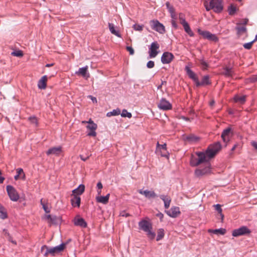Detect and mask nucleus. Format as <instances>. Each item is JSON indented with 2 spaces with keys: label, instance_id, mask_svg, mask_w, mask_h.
<instances>
[{
  "label": "nucleus",
  "instance_id": "f257e3e1",
  "mask_svg": "<svg viewBox=\"0 0 257 257\" xmlns=\"http://www.w3.org/2000/svg\"><path fill=\"white\" fill-rule=\"evenodd\" d=\"M221 145L219 142H217L209 145L205 152H197L195 153L197 157L192 155L190 159V165L192 167L198 166L204 163L205 167L203 169H197L195 174L197 177H201L207 175L211 172V164L209 161L214 158L221 150Z\"/></svg>",
  "mask_w": 257,
  "mask_h": 257
},
{
  "label": "nucleus",
  "instance_id": "f03ea898",
  "mask_svg": "<svg viewBox=\"0 0 257 257\" xmlns=\"http://www.w3.org/2000/svg\"><path fill=\"white\" fill-rule=\"evenodd\" d=\"M222 2V0H210L209 3L205 1L204 6L207 11L213 10L216 13H220L223 10Z\"/></svg>",
  "mask_w": 257,
  "mask_h": 257
},
{
  "label": "nucleus",
  "instance_id": "7ed1b4c3",
  "mask_svg": "<svg viewBox=\"0 0 257 257\" xmlns=\"http://www.w3.org/2000/svg\"><path fill=\"white\" fill-rule=\"evenodd\" d=\"M139 227L141 229L143 230L147 233L148 237L150 239H154L156 233L152 231V224L145 220H143L139 223Z\"/></svg>",
  "mask_w": 257,
  "mask_h": 257
},
{
  "label": "nucleus",
  "instance_id": "20e7f679",
  "mask_svg": "<svg viewBox=\"0 0 257 257\" xmlns=\"http://www.w3.org/2000/svg\"><path fill=\"white\" fill-rule=\"evenodd\" d=\"M251 232V230L247 226H242L239 228L233 230L232 235L234 237H237L241 235H248Z\"/></svg>",
  "mask_w": 257,
  "mask_h": 257
},
{
  "label": "nucleus",
  "instance_id": "39448f33",
  "mask_svg": "<svg viewBox=\"0 0 257 257\" xmlns=\"http://www.w3.org/2000/svg\"><path fill=\"white\" fill-rule=\"evenodd\" d=\"M150 24L152 28L160 34H163L165 33L166 30L165 26L160 23L157 20H153L151 21Z\"/></svg>",
  "mask_w": 257,
  "mask_h": 257
},
{
  "label": "nucleus",
  "instance_id": "423d86ee",
  "mask_svg": "<svg viewBox=\"0 0 257 257\" xmlns=\"http://www.w3.org/2000/svg\"><path fill=\"white\" fill-rule=\"evenodd\" d=\"M7 191L11 200L13 201H17L20 198L18 192L13 186L11 185H8L7 186Z\"/></svg>",
  "mask_w": 257,
  "mask_h": 257
},
{
  "label": "nucleus",
  "instance_id": "0eeeda50",
  "mask_svg": "<svg viewBox=\"0 0 257 257\" xmlns=\"http://www.w3.org/2000/svg\"><path fill=\"white\" fill-rule=\"evenodd\" d=\"M198 32L205 39H207L209 40L215 42H216L218 41V38L216 37V36L215 34H211L209 31H202L199 29H198Z\"/></svg>",
  "mask_w": 257,
  "mask_h": 257
},
{
  "label": "nucleus",
  "instance_id": "6e6552de",
  "mask_svg": "<svg viewBox=\"0 0 257 257\" xmlns=\"http://www.w3.org/2000/svg\"><path fill=\"white\" fill-rule=\"evenodd\" d=\"M159 48V45L157 42L152 43L149 50V56L150 58L155 57L158 54L157 50Z\"/></svg>",
  "mask_w": 257,
  "mask_h": 257
},
{
  "label": "nucleus",
  "instance_id": "1a4fd4ad",
  "mask_svg": "<svg viewBox=\"0 0 257 257\" xmlns=\"http://www.w3.org/2000/svg\"><path fill=\"white\" fill-rule=\"evenodd\" d=\"M172 53L169 52H164L161 57V61L163 64L170 63L174 58Z\"/></svg>",
  "mask_w": 257,
  "mask_h": 257
},
{
  "label": "nucleus",
  "instance_id": "9d476101",
  "mask_svg": "<svg viewBox=\"0 0 257 257\" xmlns=\"http://www.w3.org/2000/svg\"><path fill=\"white\" fill-rule=\"evenodd\" d=\"M158 107L163 110H169L172 108V105L165 98H162L158 105Z\"/></svg>",
  "mask_w": 257,
  "mask_h": 257
},
{
  "label": "nucleus",
  "instance_id": "9b49d317",
  "mask_svg": "<svg viewBox=\"0 0 257 257\" xmlns=\"http://www.w3.org/2000/svg\"><path fill=\"white\" fill-rule=\"evenodd\" d=\"M165 212L170 217L175 218L177 217L180 214V211L179 208L178 207H173L170 210L165 211Z\"/></svg>",
  "mask_w": 257,
  "mask_h": 257
},
{
  "label": "nucleus",
  "instance_id": "f8f14e48",
  "mask_svg": "<svg viewBox=\"0 0 257 257\" xmlns=\"http://www.w3.org/2000/svg\"><path fill=\"white\" fill-rule=\"evenodd\" d=\"M66 246V244L62 243L60 245L55 246L53 248H49L50 250V254L52 255H54L55 253H59L64 250Z\"/></svg>",
  "mask_w": 257,
  "mask_h": 257
},
{
  "label": "nucleus",
  "instance_id": "ddd939ff",
  "mask_svg": "<svg viewBox=\"0 0 257 257\" xmlns=\"http://www.w3.org/2000/svg\"><path fill=\"white\" fill-rule=\"evenodd\" d=\"M140 194L144 195L146 198L150 199L151 198H155L157 195L154 191L149 190H143L142 189L138 190Z\"/></svg>",
  "mask_w": 257,
  "mask_h": 257
},
{
  "label": "nucleus",
  "instance_id": "4468645a",
  "mask_svg": "<svg viewBox=\"0 0 257 257\" xmlns=\"http://www.w3.org/2000/svg\"><path fill=\"white\" fill-rule=\"evenodd\" d=\"M62 147H53L49 149L46 152L47 155H55L58 156L62 152Z\"/></svg>",
  "mask_w": 257,
  "mask_h": 257
},
{
  "label": "nucleus",
  "instance_id": "2eb2a0df",
  "mask_svg": "<svg viewBox=\"0 0 257 257\" xmlns=\"http://www.w3.org/2000/svg\"><path fill=\"white\" fill-rule=\"evenodd\" d=\"M183 139L189 143H195L199 140V138L193 134H190L188 136H183Z\"/></svg>",
  "mask_w": 257,
  "mask_h": 257
},
{
  "label": "nucleus",
  "instance_id": "dca6fc26",
  "mask_svg": "<svg viewBox=\"0 0 257 257\" xmlns=\"http://www.w3.org/2000/svg\"><path fill=\"white\" fill-rule=\"evenodd\" d=\"M86 127L90 131V132L88 133L87 135L89 136L95 137L96 135L95 130L97 127V124L95 123H91L88 124Z\"/></svg>",
  "mask_w": 257,
  "mask_h": 257
},
{
  "label": "nucleus",
  "instance_id": "f3484780",
  "mask_svg": "<svg viewBox=\"0 0 257 257\" xmlns=\"http://www.w3.org/2000/svg\"><path fill=\"white\" fill-rule=\"evenodd\" d=\"M72 198L71 199V203L73 207H79L80 205V197L77 195H72Z\"/></svg>",
  "mask_w": 257,
  "mask_h": 257
},
{
  "label": "nucleus",
  "instance_id": "a211bd4d",
  "mask_svg": "<svg viewBox=\"0 0 257 257\" xmlns=\"http://www.w3.org/2000/svg\"><path fill=\"white\" fill-rule=\"evenodd\" d=\"M223 71L221 72V74L226 77H232L234 74V71L232 68H229L225 66L223 68Z\"/></svg>",
  "mask_w": 257,
  "mask_h": 257
},
{
  "label": "nucleus",
  "instance_id": "6ab92c4d",
  "mask_svg": "<svg viewBox=\"0 0 257 257\" xmlns=\"http://www.w3.org/2000/svg\"><path fill=\"white\" fill-rule=\"evenodd\" d=\"M211 83L209 81V76L208 75L204 76L201 82L198 79L197 82L196 84V86L199 87L202 85H208Z\"/></svg>",
  "mask_w": 257,
  "mask_h": 257
},
{
  "label": "nucleus",
  "instance_id": "aec40b11",
  "mask_svg": "<svg viewBox=\"0 0 257 257\" xmlns=\"http://www.w3.org/2000/svg\"><path fill=\"white\" fill-rule=\"evenodd\" d=\"M47 81V77L45 75L43 76L41 79L39 81L38 86L39 88L41 89H44L46 88Z\"/></svg>",
  "mask_w": 257,
  "mask_h": 257
},
{
  "label": "nucleus",
  "instance_id": "412c9836",
  "mask_svg": "<svg viewBox=\"0 0 257 257\" xmlns=\"http://www.w3.org/2000/svg\"><path fill=\"white\" fill-rule=\"evenodd\" d=\"M185 70L186 71V72L189 77L193 80V81L195 82V84H196L198 79L196 75L189 68L188 66H186Z\"/></svg>",
  "mask_w": 257,
  "mask_h": 257
},
{
  "label": "nucleus",
  "instance_id": "4be33fe9",
  "mask_svg": "<svg viewBox=\"0 0 257 257\" xmlns=\"http://www.w3.org/2000/svg\"><path fill=\"white\" fill-rule=\"evenodd\" d=\"M231 132V128L229 127L224 130L221 134V138L224 142H227L229 141V136Z\"/></svg>",
  "mask_w": 257,
  "mask_h": 257
},
{
  "label": "nucleus",
  "instance_id": "5701e85b",
  "mask_svg": "<svg viewBox=\"0 0 257 257\" xmlns=\"http://www.w3.org/2000/svg\"><path fill=\"white\" fill-rule=\"evenodd\" d=\"M110 194H107L105 196H99L96 197V200L97 202L106 204L108 203Z\"/></svg>",
  "mask_w": 257,
  "mask_h": 257
},
{
  "label": "nucleus",
  "instance_id": "b1692460",
  "mask_svg": "<svg viewBox=\"0 0 257 257\" xmlns=\"http://www.w3.org/2000/svg\"><path fill=\"white\" fill-rule=\"evenodd\" d=\"M74 224L83 228L87 226V223L82 218H75L74 219Z\"/></svg>",
  "mask_w": 257,
  "mask_h": 257
},
{
  "label": "nucleus",
  "instance_id": "393cba45",
  "mask_svg": "<svg viewBox=\"0 0 257 257\" xmlns=\"http://www.w3.org/2000/svg\"><path fill=\"white\" fill-rule=\"evenodd\" d=\"M85 190V186L83 184L80 185L78 187L72 191V195H79L82 194Z\"/></svg>",
  "mask_w": 257,
  "mask_h": 257
},
{
  "label": "nucleus",
  "instance_id": "a878e982",
  "mask_svg": "<svg viewBox=\"0 0 257 257\" xmlns=\"http://www.w3.org/2000/svg\"><path fill=\"white\" fill-rule=\"evenodd\" d=\"M160 197L164 202L165 208L166 209H168L170 206V202L171 201V198L169 197L164 195H161Z\"/></svg>",
  "mask_w": 257,
  "mask_h": 257
},
{
  "label": "nucleus",
  "instance_id": "bb28decb",
  "mask_svg": "<svg viewBox=\"0 0 257 257\" xmlns=\"http://www.w3.org/2000/svg\"><path fill=\"white\" fill-rule=\"evenodd\" d=\"M108 27H109V29L110 31L111 32V33L112 34L118 37H119V38L121 37V36L119 33V32L118 31H116L115 30L114 26V25L113 24L108 23Z\"/></svg>",
  "mask_w": 257,
  "mask_h": 257
},
{
  "label": "nucleus",
  "instance_id": "cd10ccee",
  "mask_svg": "<svg viewBox=\"0 0 257 257\" xmlns=\"http://www.w3.org/2000/svg\"><path fill=\"white\" fill-rule=\"evenodd\" d=\"M8 217L6 209L0 204V218L5 219Z\"/></svg>",
  "mask_w": 257,
  "mask_h": 257
},
{
  "label": "nucleus",
  "instance_id": "c85d7f7f",
  "mask_svg": "<svg viewBox=\"0 0 257 257\" xmlns=\"http://www.w3.org/2000/svg\"><path fill=\"white\" fill-rule=\"evenodd\" d=\"M234 100L236 102H239L240 104H243L246 101V96L243 95L239 96L238 95H235L234 97Z\"/></svg>",
  "mask_w": 257,
  "mask_h": 257
},
{
  "label": "nucleus",
  "instance_id": "c756f323",
  "mask_svg": "<svg viewBox=\"0 0 257 257\" xmlns=\"http://www.w3.org/2000/svg\"><path fill=\"white\" fill-rule=\"evenodd\" d=\"M88 70V66H86L84 67L79 68L78 71L76 72V74L81 75L83 77H85L86 76V73Z\"/></svg>",
  "mask_w": 257,
  "mask_h": 257
},
{
  "label": "nucleus",
  "instance_id": "7c9ffc66",
  "mask_svg": "<svg viewBox=\"0 0 257 257\" xmlns=\"http://www.w3.org/2000/svg\"><path fill=\"white\" fill-rule=\"evenodd\" d=\"M185 31L191 37H192L194 36V33L191 30L190 26L188 23L184 24L182 25Z\"/></svg>",
  "mask_w": 257,
  "mask_h": 257
},
{
  "label": "nucleus",
  "instance_id": "2f4dec72",
  "mask_svg": "<svg viewBox=\"0 0 257 257\" xmlns=\"http://www.w3.org/2000/svg\"><path fill=\"white\" fill-rule=\"evenodd\" d=\"M208 231L210 232H213L215 234H220L223 235L226 233V230L224 228H219L214 230L209 229Z\"/></svg>",
  "mask_w": 257,
  "mask_h": 257
},
{
  "label": "nucleus",
  "instance_id": "473e14b6",
  "mask_svg": "<svg viewBox=\"0 0 257 257\" xmlns=\"http://www.w3.org/2000/svg\"><path fill=\"white\" fill-rule=\"evenodd\" d=\"M41 251L45 256H47L49 254H50L49 248H48L46 245L42 246Z\"/></svg>",
  "mask_w": 257,
  "mask_h": 257
},
{
  "label": "nucleus",
  "instance_id": "72a5a7b5",
  "mask_svg": "<svg viewBox=\"0 0 257 257\" xmlns=\"http://www.w3.org/2000/svg\"><path fill=\"white\" fill-rule=\"evenodd\" d=\"M237 34L239 36L246 32V28L245 27H236Z\"/></svg>",
  "mask_w": 257,
  "mask_h": 257
},
{
  "label": "nucleus",
  "instance_id": "f704fd0d",
  "mask_svg": "<svg viewBox=\"0 0 257 257\" xmlns=\"http://www.w3.org/2000/svg\"><path fill=\"white\" fill-rule=\"evenodd\" d=\"M120 114V110L119 108L113 110L112 111L109 112L107 113V116H111L112 115H118Z\"/></svg>",
  "mask_w": 257,
  "mask_h": 257
},
{
  "label": "nucleus",
  "instance_id": "c9c22d12",
  "mask_svg": "<svg viewBox=\"0 0 257 257\" xmlns=\"http://www.w3.org/2000/svg\"><path fill=\"white\" fill-rule=\"evenodd\" d=\"M164 236V230L163 229H159L158 231V235L157 237V241H159L162 239Z\"/></svg>",
  "mask_w": 257,
  "mask_h": 257
},
{
  "label": "nucleus",
  "instance_id": "e433bc0d",
  "mask_svg": "<svg viewBox=\"0 0 257 257\" xmlns=\"http://www.w3.org/2000/svg\"><path fill=\"white\" fill-rule=\"evenodd\" d=\"M236 10V8L233 5H230L228 8V13L230 15H233L235 14Z\"/></svg>",
  "mask_w": 257,
  "mask_h": 257
},
{
  "label": "nucleus",
  "instance_id": "4c0bfd02",
  "mask_svg": "<svg viewBox=\"0 0 257 257\" xmlns=\"http://www.w3.org/2000/svg\"><path fill=\"white\" fill-rule=\"evenodd\" d=\"M60 221V218L56 216H52L51 219L50 221H49V223L53 224H58V222Z\"/></svg>",
  "mask_w": 257,
  "mask_h": 257
},
{
  "label": "nucleus",
  "instance_id": "58836bf2",
  "mask_svg": "<svg viewBox=\"0 0 257 257\" xmlns=\"http://www.w3.org/2000/svg\"><path fill=\"white\" fill-rule=\"evenodd\" d=\"M120 115L123 117H127L128 118H131L132 116V113L131 112H128L126 109H123Z\"/></svg>",
  "mask_w": 257,
  "mask_h": 257
},
{
  "label": "nucleus",
  "instance_id": "ea45409f",
  "mask_svg": "<svg viewBox=\"0 0 257 257\" xmlns=\"http://www.w3.org/2000/svg\"><path fill=\"white\" fill-rule=\"evenodd\" d=\"M11 55L14 56H17L19 57H22L23 56L24 54L22 51L21 50H18L13 52L11 53Z\"/></svg>",
  "mask_w": 257,
  "mask_h": 257
},
{
  "label": "nucleus",
  "instance_id": "a19ab883",
  "mask_svg": "<svg viewBox=\"0 0 257 257\" xmlns=\"http://www.w3.org/2000/svg\"><path fill=\"white\" fill-rule=\"evenodd\" d=\"M166 7L169 11V12L171 13H173L175 12V9L172 6H171L169 2H167L166 3Z\"/></svg>",
  "mask_w": 257,
  "mask_h": 257
},
{
  "label": "nucleus",
  "instance_id": "79ce46f5",
  "mask_svg": "<svg viewBox=\"0 0 257 257\" xmlns=\"http://www.w3.org/2000/svg\"><path fill=\"white\" fill-rule=\"evenodd\" d=\"M254 42L255 40H253L250 42L245 43L243 44V47L246 49L249 50L251 49L252 45Z\"/></svg>",
  "mask_w": 257,
  "mask_h": 257
},
{
  "label": "nucleus",
  "instance_id": "37998d69",
  "mask_svg": "<svg viewBox=\"0 0 257 257\" xmlns=\"http://www.w3.org/2000/svg\"><path fill=\"white\" fill-rule=\"evenodd\" d=\"M179 18L180 20V23L181 24L183 25L184 24L187 23V22L186 21L184 17V15L182 13H180L179 15Z\"/></svg>",
  "mask_w": 257,
  "mask_h": 257
},
{
  "label": "nucleus",
  "instance_id": "c03bdc74",
  "mask_svg": "<svg viewBox=\"0 0 257 257\" xmlns=\"http://www.w3.org/2000/svg\"><path fill=\"white\" fill-rule=\"evenodd\" d=\"M143 25H140L138 24H135L133 26V28L135 30L138 31H142L143 30Z\"/></svg>",
  "mask_w": 257,
  "mask_h": 257
},
{
  "label": "nucleus",
  "instance_id": "a18cd8bd",
  "mask_svg": "<svg viewBox=\"0 0 257 257\" xmlns=\"http://www.w3.org/2000/svg\"><path fill=\"white\" fill-rule=\"evenodd\" d=\"M29 120L32 123L35 124L36 126L38 125V120L37 118L35 116H31L29 118Z\"/></svg>",
  "mask_w": 257,
  "mask_h": 257
},
{
  "label": "nucleus",
  "instance_id": "49530a36",
  "mask_svg": "<svg viewBox=\"0 0 257 257\" xmlns=\"http://www.w3.org/2000/svg\"><path fill=\"white\" fill-rule=\"evenodd\" d=\"M201 65L202 66V69L203 70L206 69L208 66V64L203 60V59L199 60Z\"/></svg>",
  "mask_w": 257,
  "mask_h": 257
},
{
  "label": "nucleus",
  "instance_id": "de8ad7c7",
  "mask_svg": "<svg viewBox=\"0 0 257 257\" xmlns=\"http://www.w3.org/2000/svg\"><path fill=\"white\" fill-rule=\"evenodd\" d=\"M41 204L43 206V208L46 213H49L50 212V209L48 208L47 204L43 203L42 199L41 200Z\"/></svg>",
  "mask_w": 257,
  "mask_h": 257
},
{
  "label": "nucleus",
  "instance_id": "09e8293b",
  "mask_svg": "<svg viewBox=\"0 0 257 257\" xmlns=\"http://www.w3.org/2000/svg\"><path fill=\"white\" fill-rule=\"evenodd\" d=\"M250 82H255L257 81V74L256 75H252L249 78Z\"/></svg>",
  "mask_w": 257,
  "mask_h": 257
},
{
  "label": "nucleus",
  "instance_id": "8fccbe9b",
  "mask_svg": "<svg viewBox=\"0 0 257 257\" xmlns=\"http://www.w3.org/2000/svg\"><path fill=\"white\" fill-rule=\"evenodd\" d=\"M215 210L218 211V213H221L222 211V210L221 208V205L219 204H216L214 205Z\"/></svg>",
  "mask_w": 257,
  "mask_h": 257
},
{
  "label": "nucleus",
  "instance_id": "3c124183",
  "mask_svg": "<svg viewBox=\"0 0 257 257\" xmlns=\"http://www.w3.org/2000/svg\"><path fill=\"white\" fill-rule=\"evenodd\" d=\"M155 63L153 61H149L147 64V66L148 68H152L154 67Z\"/></svg>",
  "mask_w": 257,
  "mask_h": 257
},
{
  "label": "nucleus",
  "instance_id": "603ef678",
  "mask_svg": "<svg viewBox=\"0 0 257 257\" xmlns=\"http://www.w3.org/2000/svg\"><path fill=\"white\" fill-rule=\"evenodd\" d=\"M127 51H128L130 53V55H133L134 54V50L133 48L131 46H127L126 47Z\"/></svg>",
  "mask_w": 257,
  "mask_h": 257
},
{
  "label": "nucleus",
  "instance_id": "864d4df0",
  "mask_svg": "<svg viewBox=\"0 0 257 257\" xmlns=\"http://www.w3.org/2000/svg\"><path fill=\"white\" fill-rule=\"evenodd\" d=\"M120 216H122V217H127L130 216V214L128 213H126L124 211H122L120 212Z\"/></svg>",
  "mask_w": 257,
  "mask_h": 257
},
{
  "label": "nucleus",
  "instance_id": "5fc2aeb1",
  "mask_svg": "<svg viewBox=\"0 0 257 257\" xmlns=\"http://www.w3.org/2000/svg\"><path fill=\"white\" fill-rule=\"evenodd\" d=\"M23 170L22 168H19L17 169V173L18 175H19L20 176L23 173Z\"/></svg>",
  "mask_w": 257,
  "mask_h": 257
},
{
  "label": "nucleus",
  "instance_id": "6e6d98bb",
  "mask_svg": "<svg viewBox=\"0 0 257 257\" xmlns=\"http://www.w3.org/2000/svg\"><path fill=\"white\" fill-rule=\"evenodd\" d=\"M171 24H172V25L173 27H174L175 28L177 29V27H178V26H177V24L175 21V20H172V21H171Z\"/></svg>",
  "mask_w": 257,
  "mask_h": 257
},
{
  "label": "nucleus",
  "instance_id": "4d7b16f0",
  "mask_svg": "<svg viewBox=\"0 0 257 257\" xmlns=\"http://www.w3.org/2000/svg\"><path fill=\"white\" fill-rule=\"evenodd\" d=\"M8 238V239L9 240V241H11V242L12 243H13V244H17L16 241H15V240H13L12 239V236H11V235H10V236H9V237H8V238Z\"/></svg>",
  "mask_w": 257,
  "mask_h": 257
},
{
  "label": "nucleus",
  "instance_id": "13d9d810",
  "mask_svg": "<svg viewBox=\"0 0 257 257\" xmlns=\"http://www.w3.org/2000/svg\"><path fill=\"white\" fill-rule=\"evenodd\" d=\"M156 215H157V216H158V217H159L160 218L161 221H162V219H163V217H164L163 214H162L161 212H159L158 214H157Z\"/></svg>",
  "mask_w": 257,
  "mask_h": 257
},
{
  "label": "nucleus",
  "instance_id": "bf43d9fd",
  "mask_svg": "<svg viewBox=\"0 0 257 257\" xmlns=\"http://www.w3.org/2000/svg\"><path fill=\"white\" fill-rule=\"evenodd\" d=\"M3 231L4 232L5 235L6 236V237L8 238V237H9V236L11 235L7 229H4L3 230Z\"/></svg>",
  "mask_w": 257,
  "mask_h": 257
},
{
  "label": "nucleus",
  "instance_id": "052dcab7",
  "mask_svg": "<svg viewBox=\"0 0 257 257\" xmlns=\"http://www.w3.org/2000/svg\"><path fill=\"white\" fill-rule=\"evenodd\" d=\"M251 144L252 146L253 147L254 149L257 150V142L255 141H252L251 142Z\"/></svg>",
  "mask_w": 257,
  "mask_h": 257
},
{
  "label": "nucleus",
  "instance_id": "680f3d73",
  "mask_svg": "<svg viewBox=\"0 0 257 257\" xmlns=\"http://www.w3.org/2000/svg\"><path fill=\"white\" fill-rule=\"evenodd\" d=\"M97 187L98 188V189L99 190H101L103 186H102V183L100 182H99L98 183H97Z\"/></svg>",
  "mask_w": 257,
  "mask_h": 257
},
{
  "label": "nucleus",
  "instance_id": "e2e57ef3",
  "mask_svg": "<svg viewBox=\"0 0 257 257\" xmlns=\"http://www.w3.org/2000/svg\"><path fill=\"white\" fill-rule=\"evenodd\" d=\"M2 174V173L1 171L0 170V184L3 183L5 180V178L1 176Z\"/></svg>",
  "mask_w": 257,
  "mask_h": 257
},
{
  "label": "nucleus",
  "instance_id": "0e129e2a",
  "mask_svg": "<svg viewBox=\"0 0 257 257\" xmlns=\"http://www.w3.org/2000/svg\"><path fill=\"white\" fill-rule=\"evenodd\" d=\"M171 18H172V20H175L177 18V17H176V15L175 14V12H173V13H171Z\"/></svg>",
  "mask_w": 257,
  "mask_h": 257
},
{
  "label": "nucleus",
  "instance_id": "69168bd1",
  "mask_svg": "<svg viewBox=\"0 0 257 257\" xmlns=\"http://www.w3.org/2000/svg\"><path fill=\"white\" fill-rule=\"evenodd\" d=\"M90 98H91L93 103H97V99L96 97H93L92 96H89Z\"/></svg>",
  "mask_w": 257,
  "mask_h": 257
},
{
  "label": "nucleus",
  "instance_id": "338daca9",
  "mask_svg": "<svg viewBox=\"0 0 257 257\" xmlns=\"http://www.w3.org/2000/svg\"><path fill=\"white\" fill-rule=\"evenodd\" d=\"M80 158L82 161H85L89 158V156L84 158L82 155H80Z\"/></svg>",
  "mask_w": 257,
  "mask_h": 257
},
{
  "label": "nucleus",
  "instance_id": "774afa93",
  "mask_svg": "<svg viewBox=\"0 0 257 257\" xmlns=\"http://www.w3.org/2000/svg\"><path fill=\"white\" fill-rule=\"evenodd\" d=\"M166 144H164L163 145H161L160 146V147L161 148V149H163V150H166L167 149V147H166Z\"/></svg>",
  "mask_w": 257,
  "mask_h": 257
}]
</instances>
